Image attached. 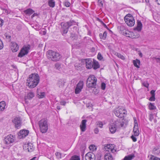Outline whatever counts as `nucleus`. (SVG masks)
I'll return each mask as SVG.
<instances>
[{"label": "nucleus", "instance_id": "obj_18", "mask_svg": "<svg viewBox=\"0 0 160 160\" xmlns=\"http://www.w3.org/2000/svg\"><path fill=\"white\" fill-rule=\"evenodd\" d=\"M11 49L12 52H15L19 49L18 44L15 42H12L11 43Z\"/></svg>", "mask_w": 160, "mask_h": 160}, {"label": "nucleus", "instance_id": "obj_52", "mask_svg": "<svg viewBox=\"0 0 160 160\" xmlns=\"http://www.w3.org/2000/svg\"><path fill=\"white\" fill-rule=\"evenodd\" d=\"M3 22V20L2 19L0 18V27H1L2 26Z\"/></svg>", "mask_w": 160, "mask_h": 160}, {"label": "nucleus", "instance_id": "obj_58", "mask_svg": "<svg viewBox=\"0 0 160 160\" xmlns=\"http://www.w3.org/2000/svg\"><path fill=\"white\" fill-rule=\"evenodd\" d=\"M134 126H135L136 125V123H137V125H138V124L137 120L135 118H134Z\"/></svg>", "mask_w": 160, "mask_h": 160}, {"label": "nucleus", "instance_id": "obj_30", "mask_svg": "<svg viewBox=\"0 0 160 160\" xmlns=\"http://www.w3.org/2000/svg\"><path fill=\"white\" fill-rule=\"evenodd\" d=\"M135 157L134 154H130L126 156L123 159V160H131Z\"/></svg>", "mask_w": 160, "mask_h": 160}, {"label": "nucleus", "instance_id": "obj_12", "mask_svg": "<svg viewBox=\"0 0 160 160\" xmlns=\"http://www.w3.org/2000/svg\"><path fill=\"white\" fill-rule=\"evenodd\" d=\"M68 24L67 22H62L61 25L62 27V34H65L67 33L68 29L69 28V27L68 25Z\"/></svg>", "mask_w": 160, "mask_h": 160}, {"label": "nucleus", "instance_id": "obj_38", "mask_svg": "<svg viewBox=\"0 0 160 160\" xmlns=\"http://www.w3.org/2000/svg\"><path fill=\"white\" fill-rule=\"evenodd\" d=\"M87 80H97V78L95 76L92 75H90Z\"/></svg>", "mask_w": 160, "mask_h": 160}, {"label": "nucleus", "instance_id": "obj_54", "mask_svg": "<svg viewBox=\"0 0 160 160\" xmlns=\"http://www.w3.org/2000/svg\"><path fill=\"white\" fill-rule=\"evenodd\" d=\"M66 102L64 101H61L60 102V104L61 105L65 106L66 105Z\"/></svg>", "mask_w": 160, "mask_h": 160}, {"label": "nucleus", "instance_id": "obj_19", "mask_svg": "<svg viewBox=\"0 0 160 160\" xmlns=\"http://www.w3.org/2000/svg\"><path fill=\"white\" fill-rule=\"evenodd\" d=\"M87 122L86 120H83L82 121L81 124H80V127L81 131L82 132H84L86 130Z\"/></svg>", "mask_w": 160, "mask_h": 160}, {"label": "nucleus", "instance_id": "obj_45", "mask_svg": "<svg viewBox=\"0 0 160 160\" xmlns=\"http://www.w3.org/2000/svg\"><path fill=\"white\" fill-rule=\"evenodd\" d=\"M143 85L146 87L148 88L149 86V84L147 81H145L142 83Z\"/></svg>", "mask_w": 160, "mask_h": 160}, {"label": "nucleus", "instance_id": "obj_8", "mask_svg": "<svg viewBox=\"0 0 160 160\" xmlns=\"http://www.w3.org/2000/svg\"><path fill=\"white\" fill-rule=\"evenodd\" d=\"M83 86V81H80L77 85L75 91V93L76 94L79 93L81 91Z\"/></svg>", "mask_w": 160, "mask_h": 160}, {"label": "nucleus", "instance_id": "obj_5", "mask_svg": "<svg viewBox=\"0 0 160 160\" xmlns=\"http://www.w3.org/2000/svg\"><path fill=\"white\" fill-rule=\"evenodd\" d=\"M15 140V138L14 136L9 134L5 138L4 143L7 145H10L14 142Z\"/></svg>", "mask_w": 160, "mask_h": 160}, {"label": "nucleus", "instance_id": "obj_50", "mask_svg": "<svg viewBox=\"0 0 160 160\" xmlns=\"http://www.w3.org/2000/svg\"><path fill=\"white\" fill-rule=\"evenodd\" d=\"M125 27L123 26H121L120 27V30L121 31H122V33H123V32H124V29H125Z\"/></svg>", "mask_w": 160, "mask_h": 160}, {"label": "nucleus", "instance_id": "obj_40", "mask_svg": "<svg viewBox=\"0 0 160 160\" xmlns=\"http://www.w3.org/2000/svg\"><path fill=\"white\" fill-rule=\"evenodd\" d=\"M70 160H80V158L78 156H74L71 158Z\"/></svg>", "mask_w": 160, "mask_h": 160}, {"label": "nucleus", "instance_id": "obj_17", "mask_svg": "<svg viewBox=\"0 0 160 160\" xmlns=\"http://www.w3.org/2000/svg\"><path fill=\"white\" fill-rule=\"evenodd\" d=\"M87 86L89 88H95L97 81H87Z\"/></svg>", "mask_w": 160, "mask_h": 160}, {"label": "nucleus", "instance_id": "obj_9", "mask_svg": "<svg viewBox=\"0 0 160 160\" xmlns=\"http://www.w3.org/2000/svg\"><path fill=\"white\" fill-rule=\"evenodd\" d=\"M29 132V131L28 130H21L18 133V138L20 139L25 138L28 135Z\"/></svg>", "mask_w": 160, "mask_h": 160}, {"label": "nucleus", "instance_id": "obj_24", "mask_svg": "<svg viewBox=\"0 0 160 160\" xmlns=\"http://www.w3.org/2000/svg\"><path fill=\"white\" fill-rule=\"evenodd\" d=\"M92 66L93 67L92 68L94 70H96L99 68L100 67L98 62L94 59L93 60Z\"/></svg>", "mask_w": 160, "mask_h": 160}, {"label": "nucleus", "instance_id": "obj_41", "mask_svg": "<svg viewBox=\"0 0 160 160\" xmlns=\"http://www.w3.org/2000/svg\"><path fill=\"white\" fill-rule=\"evenodd\" d=\"M55 155L58 158L60 159L61 158V153L58 152H56Z\"/></svg>", "mask_w": 160, "mask_h": 160}, {"label": "nucleus", "instance_id": "obj_35", "mask_svg": "<svg viewBox=\"0 0 160 160\" xmlns=\"http://www.w3.org/2000/svg\"><path fill=\"white\" fill-rule=\"evenodd\" d=\"M67 22L68 24V25L69 27L72 25H75L76 24L75 22L73 20H70L68 22Z\"/></svg>", "mask_w": 160, "mask_h": 160}, {"label": "nucleus", "instance_id": "obj_36", "mask_svg": "<svg viewBox=\"0 0 160 160\" xmlns=\"http://www.w3.org/2000/svg\"><path fill=\"white\" fill-rule=\"evenodd\" d=\"M149 160H160V158L154 155H150Z\"/></svg>", "mask_w": 160, "mask_h": 160}, {"label": "nucleus", "instance_id": "obj_10", "mask_svg": "<svg viewBox=\"0 0 160 160\" xmlns=\"http://www.w3.org/2000/svg\"><path fill=\"white\" fill-rule=\"evenodd\" d=\"M12 122L15 124L16 128L20 127L21 125V120L20 117H16L12 120Z\"/></svg>", "mask_w": 160, "mask_h": 160}, {"label": "nucleus", "instance_id": "obj_61", "mask_svg": "<svg viewBox=\"0 0 160 160\" xmlns=\"http://www.w3.org/2000/svg\"><path fill=\"white\" fill-rule=\"evenodd\" d=\"M155 1L158 4L160 5V0H155Z\"/></svg>", "mask_w": 160, "mask_h": 160}, {"label": "nucleus", "instance_id": "obj_2", "mask_svg": "<svg viewBox=\"0 0 160 160\" xmlns=\"http://www.w3.org/2000/svg\"><path fill=\"white\" fill-rule=\"evenodd\" d=\"M114 112L117 117L120 118L124 117L127 114V111L122 106H119L115 108L114 110Z\"/></svg>", "mask_w": 160, "mask_h": 160}, {"label": "nucleus", "instance_id": "obj_6", "mask_svg": "<svg viewBox=\"0 0 160 160\" xmlns=\"http://www.w3.org/2000/svg\"><path fill=\"white\" fill-rule=\"evenodd\" d=\"M106 151L108 152H111L114 154H115L116 152V150L114 149V145L112 144H108L104 147Z\"/></svg>", "mask_w": 160, "mask_h": 160}, {"label": "nucleus", "instance_id": "obj_48", "mask_svg": "<svg viewBox=\"0 0 160 160\" xmlns=\"http://www.w3.org/2000/svg\"><path fill=\"white\" fill-rule=\"evenodd\" d=\"M102 58V56L101 54L100 53H98V58L99 60H101Z\"/></svg>", "mask_w": 160, "mask_h": 160}, {"label": "nucleus", "instance_id": "obj_47", "mask_svg": "<svg viewBox=\"0 0 160 160\" xmlns=\"http://www.w3.org/2000/svg\"><path fill=\"white\" fill-rule=\"evenodd\" d=\"M107 33V32L106 31H105L102 34L103 40H105L106 38Z\"/></svg>", "mask_w": 160, "mask_h": 160}, {"label": "nucleus", "instance_id": "obj_28", "mask_svg": "<svg viewBox=\"0 0 160 160\" xmlns=\"http://www.w3.org/2000/svg\"><path fill=\"white\" fill-rule=\"evenodd\" d=\"M133 63L134 66L137 68H139V65H140V62L139 60L138 59H136L135 60L133 61Z\"/></svg>", "mask_w": 160, "mask_h": 160}, {"label": "nucleus", "instance_id": "obj_31", "mask_svg": "<svg viewBox=\"0 0 160 160\" xmlns=\"http://www.w3.org/2000/svg\"><path fill=\"white\" fill-rule=\"evenodd\" d=\"M34 96V94L33 92H30L27 94V98L29 99H31L33 98Z\"/></svg>", "mask_w": 160, "mask_h": 160}, {"label": "nucleus", "instance_id": "obj_33", "mask_svg": "<svg viewBox=\"0 0 160 160\" xmlns=\"http://www.w3.org/2000/svg\"><path fill=\"white\" fill-rule=\"evenodd\" d=\"M48 4L50 7L53 8L55 5V2L54 0H49L48 1Z\"/></svg>", "mask_w": 160, "mask_h": 160}, {"label": "nucleus", "instance_id": "obj_11", "mask_svg": "<svg viewBox=\"0 0 160 160\" xmlns=\"http://www.w3.org/2000/svg\"><path fill=\"white\" fill-rule=\"evenodd\" d=\"M85 62L86 68L88 69H90L92 68L93 67L92 64L93 61H92L91 58H87L85 59Z\"/></svg>", "mask_w": 160, "mask_h": 160}, {"label": "nucleus", "instance_id": "obj_34", "mask_svg": "<svg viewBox=\"0 0 160 160\" xmlns=\"http://www.w3.org/2000/svg\"><path fill=\"white\" fill-rule=\"evenodd\" d=\"M24 12L26 14L31 15L34 12V11L32 9L29 8L25 10Z\"/></svg>", "mask_w": 160, "mask_h": 160}, {"label": "nucleus", "instance_id": "obj_49", "mask_svg": "<svg viewBox=\"0 0 160 160\" xmlns=\"http://www.w3.org/2000/svg\"><path fill=\"white\" fill-rule=\"evenodd\" d=\"M131 138L132 139L133 141L134 142H135L137 141V138L133 135H132L131 136Z\"/></svg>", "mask_w": 160, "mask_h": 160}, {"label": "nucleus", "instance_id": "obj_26", "mask_svg": "<svg viewBox=\"0 0 160 160\" xmlns=\"http://www.w3.org/2000/svg\"><path fill=\"white\" fill-rule=\"evenodd\" d=\"M152 153L154 154L158 155L160 153V146H157L153 148Z\"/></svg>", "mask_w": 160, "mask_h": 160}, {"label": "nucleus", "instance_id": "obj_63", "mask_svg": "<svg viewBox=\"0 0 160 160\" xmlns=\"http://www.w3.org/2000/svg\"><path fill=\"white\" fill-rule=\"evenodd\" d=\"M57 108L58 109V110H60L61 108H60V106H57Z\"/></svg>", "mask_w": 160, "mask_h": 160}, {"label": "nucleus", "instance_id": "obj_16", "mask_svg": "<svg viewBox=\"0 0 160 160\" xmlns=\"http://www.w3.org/2000/svg\"><path fill=\"white\" fill-rule=\"evenodd\" d=\"M85 158L86 160H95L94 154L91 152H88L86 154Z\"/></svg>", "mask_w": 160, "mask_h": 160}, {"label": "nucleus", "instance_id": "obj_22", "mask_svg": "<svg viewBox=\"0 0 160 160\" xmlns=\"http://www.w3.org/2000/svg\"><path fill=\"white\" fill-rule=\"evenodd\" d=\"M104 160H113V158L111 154L106 153L104 156Z\"/></svg>", "mask_w": 160, "mask_h": 160}, {"label": "nucleus", "instance_id": "obj_21", "mask_svg": "<svg viewBox=\"0 0 160 160\" xmlns=\"http://www.w3.org/2000/svg\"><path fill=\"white\" fill-rule=\"evenodd\" d=\"M133 132L134 136H138L139 135V131L138 130V127L137 123L136 124V125L134 126Z\"/></svg>", "mask_w": 160, "mask_h": 160}, {"label": "nucleus", "instance_id": "obj_7", "mask_svg": "<svg viewBox=\"0 0 160 160\" xmlns=\"http://www.w3.org/2000/svg\"><path fill=\"white\" fill-rule=\"evenodd\" d=\"M123 34L126 36L132 38H137L139 37V34L135 35L133 32L128 31H125V32H123Z\"/></svg>", "mask_w": 160, "mask_h": 160}, {"label": "nucleus", "instance_id": "obj_29", "mask_svg": "<svg viewBox=\"0 0 160 160\" xmlns=\"http://www.w3.org/2000/svg\"><path fill=\"white\" fill-rule=\"evenodd\" d=\"M34 148L32 145V144L31 143H28L27 144V149L29 152H32L34 150Z\"/></svg>", "mask_w": 160, "mask_h": 160}, {"label": "nucleus", "instance_id": "obj_15", "mask_svg": "<svg viewBox=\"0 0 160 160\" xmlns=\"http://www.w3.org/2000/svg\"><path fill=\"white\" fill-rule=\"evenodd\" d=\"M39 81H29L27 82V85L30 88H33L36 87L39 82Z\"/></svg>", "mask_w": 160, "mask_h": 160}, {"label": "nucleus", "instance_id": "obj_14", "mask_svg": "<svg viewBox=\"0 0 160 160\" xmlns=\"http://www.w3.org/2000/svg\"><path fill=\"white\" fill-rule=\"evenodd\" d=\"M109 129L110 131L112 133H114L117 130L116 122L111 123L109 125Z\"/></svg>", "mask_w": 160, "mask_h": 160}, {"label": "nucleus", "instance_id": "obj_53", "mask_svg": "<svg viewBox=\"0 0 160 160\" xmlns=\"http://www.w3.org/2000/svg\"><path fill=\"white\" fill-rule=\"evenodd\" d=\"M155 91L153 90H152L150 92V94L152 96H155Z\"/></svg>", "mask_w": 160, "mask_h": 160}, {"label": "nucleus", "instance_id": "obj_25", "mask_svg": "<svg viewBox=\"0 0 160 160\" xmlns=\"http://www.w3.org/2000/svg\"><path fill=\"white\" fill-rule=\"evenodd\" d=\"M37 93L38 97L39 98H44L45 96V92H39V89H37Z\"/></svg>", "mask_w": 160, "mask_h": 160}, {"label": "nucleus", "instance_id": "obj_43", "mask_svg": "<svg viewBox=\"0 0 160 160\" xmlns=\"http://www.w3.org/2000/svg\"><path fill=\"white\" fill-rule=\"evenodd\" d=\"M101 88L103 90H104L105 89L106 84L104 82H102L101 83Z\"/></svg>", "mask_w": 160, "mask_h": 160}, {"label": "nucleus", "instance_id": "obj_62", "mask_svg": "<svg viewBox=\"0 0 160 160\" xmlns=\"http://www.w3.org/2000/svg\"><path fill=\"white\" fill-rule=\"evenodd\" d=\"M99 125H100V126H99V127H100L101 128H102V126H103V124H102V123H100L99 124Z\"/></svg>", "mask_w": 160, "mask_h": 160}, {"label": "nucleus", "instance_id": "obj_23", "mask_svg": "<svg viewBox=\"0 0 160 160\" xmlns=\"http://www.w3.org/2000/svg\"><path fill=\"white\" fill-rule=\"evenodd\" d=\"M142 24L141 22V21L139 20H138L137 21V27H136L134 30H137L138 31L140 32V31L142 28Z\"/></svg>", "mask_w": 160, "mask_h": 160}, {"label": "nucleus", "instance_id": "obj_4", "mask_svg": "<svg viewBox=\"0 0 160 160\" xmlns=\"http://www.w3.org/2000/svg\"><path fill=\"white\" fill-rule=\"evenodd\" d=\"M30 49V46L29 45L24 46L20 50L18 56L19 57L22 58L24 56L27 55Z\"/></svg>", "mask_w": 160, "mask_h": 160}, {"label": "nucleus", "instance_id": "obj_64", "mask_svg": "<svg viewBox=\"0 0 160 160\" xmlns=\"http://www.w3.org/2000/svg\"><path fill=\"white\" fill-rule=\"evenodd\" d=\"M36 157H34L32 158L31 160H35L36 159Z\"/></svg>", "mask_w": 160, "mask_h": 160}, {"label": "nucleus", "instance_id": "obj_60", "mask_svg": "<svg viewBox=\"0 0 160 160\" xmlns=\"http://www.w3.org/2000/svg\"><path fill=\"white\" fill-rule=\"evenodd\" d=\"M153 116L152 115H151L150 116V118H149V120L151 121H152V119H153Z\"/></svg>", "mask_w": 160, "mask_h": 160}, {"label": "nucleus", "instance_id": "obj_20", "mask_svg": "<svg viewBox=\"0 0 160 160\" xmlns=\"http://www.w3.org/2000/svg\"><path fill=\"white\" fill-rule=\"evenodd\" d=\"M29 78L32 80H39L38 74L35 73L30 74L29 76Z\"/></svg>", "mask_w": 160, "mask_h": 160}, {"label": "nucleus", "instance_id": "obj_42", "mask_svg": "<svg viewBox=\"0 0 160 160\" xmlns=\"http://www.w3.org/2000/svg\"><path fill=\"white\" fill-rule=\"evenodd\" d=\"M55 68L56 69L58 70H60V69L61 68V66H60V65L59 63H56L55 64Z\"/></svg>", "mask_w": 160, "mask_h": 160}, {"label": "nucleus", "instance_id": "obj_59", "mask_svg": "<svg viewBox=\"0 0 160 160\" xmlns=\"http://www.w3.org/2000/svg\"><path fill=\"white\" fill-rule=\"evenodd\" d=\"M37 14L36 13H34L32 16H31V18H32L33 17L37 16Z\"/></svg>", "mask_w": 160, "mask_h": 160}, {"label": "nucleus", "instance_id": "obj_56", "mask_svg": "<svg viewBox=\"0 0 160 160\" xmlns=\"http://www.w3.org/2000/svg\"><path fill=\"white\" fill-rule=\"evenodd\" d=\"M98 132H99V130L98 128H96L95 129V130H94V132L95 133H96V134L98 133Z\"/></svg>", "mask_w": 160, "mask_h": 160}, {"label": "nucleus", "instance_id": "obj_32", "mask_svg": "<svg viewBox=\"0 0 160 160\" xmlns=\"http://www.w3.org/2000/svg\"><path fill=\"white\" fill-rule=\"evenodd\" d=\"M81 66V64L78 63H76L74 65L75 69L78 70H81L82 69Z\"/></svg>", "mask_w": 160, "mask_h": 160}, {"label": "nucleus", "instance_id": "obj_1", "mask_svg": "<svg viewBox=\"0 0 160 160\" xmlns=\"http://www.w3.org/2000/svg\"><path fill=\"white\" fill-rule=\"evenodd\" d=\"M47 56L48 59L53 61H59L61 58V56L59 53L52 50L48 51Z\"/></svg>", "mask_w": 160, "mask_h": 160}, {"label": "nucleus", "instance_id": "obj_57", "mask_svg": "<svg viewBox=\"0 0 160 160\" xmlns=\"http://www.w3.org/2000/svg\"><path fill=\"white\" fill-rule=\"evenodd\" d=\"M100 38L101 39H103L102 34L101 33L99 34V35Z\"/></svg>", "mask_w": 160, "mask_h": 160}, {"label": "nucleus", "instance_id": "obj_39", "mask_svg": "<svg viewBox=\"0 0 160 160\" xmlns=\"http://www.w3.org/2000/svg\"><path fill=\"white\" fill-rule=\"evenodd\" d=\"M115 54L117 56L118 58L122 59V60H124L125 58L121 54L118 52H115Z\"/></svg>", "mask_w": 160, "mask_h": 160}, {"label": "nucleus", "instance_id": "obj_44", "mask_svg": "<svg viewBox=\"0 0 160 160\" xmlns=\"http://www.w3.org/2000/svg\"><path fill=\"white\" fill-rule=\"evenodd\" d=\"M64 5L66 7H69L70 5V3L69 2H64Z\"/></svg>", "mask_w": 160, "mask_h": 160}, {"label": "nucleus", "instance_id": "obj_27", "mask_svg": "<svg viewBox=\"0 0 160 160\" xmlns=\"http://www.w3.org/2000/svg\"><path fill=\"white\" fill-rule=\"evenodd\" d=\"M6 106L5 102L2 101L0 102V111H2L4 110Z\"/></svg>", "mask_w": 160, "mask_h": 160}, {"label": "nucleus", "instance_id": "obj_13", "mask_svg": "<svg viewBox=\"0 0 160 160\" xmlns=\"http://www.w3.org/2000/svg\"><path fill=\"white\" fill-rule=\"evenodd\" d=\"M130 18H126L124 20L128 26L132 27L134 25L135 22L133 17Z\"/></svg>", "mask_w": 160, "mask_h": 160}, {"label": "nucleus", "instance_id": "obj_51", "mask_svg": "<svg viewBox=\"0 0 160 160\" xmlns=\"http://www.w3.org/2000/svg\"><path fill=\"white\" fill-rule=\"evenodd\" d=\"M149 100L150 101H154L155 100V96H152L151 97L149 98Z\"/></svg>", "mask_w": 160, "mask_h": 160}, {"label": "nucleus", "instance_id": "obj_46", "mask_svg": "<svg viewBox=\"0 0 160 160\" xmlns=\"http://www.w3.org/2000/svg\"><path fill=\"white\" fill-rule=\"evenodd\" d=\"M131 17H133L132 16V15L131 14H129L127 15L124 17V20H125L126 18H130Z\"/></svg>", "mask_w": 160, "mask_h": 160}, {"label": "nucleus", "instance_id": "obj_37", "mask_svg": "<svg viewBox=\"0 0 160 160\" xmlns=\"http://www.w3.org/2000/svg\"><path fill=\"white\" fill-rule=\"evenodd\" d=\"M148 107L149 109L151 110H154L156 108L154 104L151 102L150 103Z\"/></svg>", "mask_w": 160, "mask_h": 160}, {"label": "nucleus", "instance_id": "obj_3", "mask_svg": "<svg viewBox=\"0 0 160 160\" xmlns=\"http://www.w3.org/2000/svg\"><path fill=\"white\" fill-rule=\"evenodd\" d=\"M40 131L42 133L46 132L48 129V124L47 119H43L38 122Z\"/></svg>", "mask_w": 160, "mask_h": 160}, {"label": "nucleus", "instance_id": "obj_55", "mask_svg": "<svg viewBox=\"0 0 160 160\" xmlns=\"http://www.w3.org/2000/svg\"><path fill=\"white\" fill-rule=\"evenodd\" d=\"M5 36L6 38L7 39H10L11 38V36L10 35H8L7 34H5Z\"/></svg>", "mask_w": 160, "mask_h": 160}]
</instances>
